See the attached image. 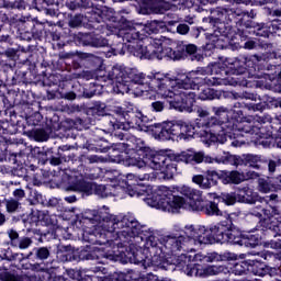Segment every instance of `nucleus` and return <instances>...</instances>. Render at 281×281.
<instances>
[{
  "label": "nucleus",
  "instance_id": "1",
  "mask_svg": "<svg viewBox=\"0 0 281 281\" xmlns=\"http://www.w3.org/2000/svg\"><path fill=\"white\" fill-rule=\"evenodd\" d=\"M128 43L121 44V54H130L140 60H191L201 63L203 54L196 44L170 38H146L138 31L127 34Z\"/></svg>",
  "mask_w": 281,
  "mask_h": 281
},
{
  "label": "nucleus",
  "instance_id": "2",
  "mask_svg": "<svg viewBox=\"0 0 281 281\" xmlns=\"http://www.w3.org/2000/svg\"><path fill=\"white\" fill-rule=\"evenodd\" d=\"M130 144H133L126 154L113 155V161L127 168H146L160 171L164 179H172L177 175L179 161H201V156H190L187 154L173 155L166 151H157L146 145L142 138L131 137Z\"/></svg>",
  "mask_w": 281,
  "mask_h": 281
},
{
  "label": "nucleus",
  "instance_id": "3",
  "mask_svg": "<svg viewBox=\"0 0 281 281\" xmlns=\"http://www.w3.org/2000/svg\"><path fill=\"white\" fill-rule=\"evenodd\" d=\"M186 234L200 245H231L248 249H256L262 245V235L240 229L234 224L232 214H228L224 221L207 226L187 227Z\"/></svg>",
  "mask_w": 281,
  "mask_h": 281
},
{
  "label": "nucleus",
  "instance_id": "4",
  "mask_svg": "<svg viewBox=\"0 0 281 281\" xmlns=\"http://www.w3.org/2000/svg\"><path fill=\"white\" fill-rule=\"evenodd\" d=\"M100 218L103 225L83 235L85 240L90 245H109L122 237L135 238L139 234V222L133 216L106 214Z\"/></svg>",
  "mask_w": 281,
  "mask_h": 281
},
{
  "label": "nucleus",
  "instance_id": "5",
  "mask_svg": "<svg viewBox=\"0 0 281 281\" xmlns=\"http://www.w3.org/2000/svg\"><path fill=\"white\" fill-rule=\"evenodd\" d=\"M127 126L144 131V133H151L155 139L160 142H170V121L162 123L150 124V119L139 110H126L122 106H115L113 110L110 125L113 131H124Z\"/></svg>",
  "mask_w": 281,
  "mask_h": 281
},
{
  "label": "nucleus",
  "instance_id": "6",
  "mask_svg": "<svg viewBox=\"0 0 281 281\" xmlns=\"http://www.w3.org/2000/svg\"><path fill=\"white\" fill-rule=\"evenodd\" d=\"M133 175H130L127 181H125L126 192L130 196H146L144 201L147 205L172 214L179 213V210L186 205V198L176 195L170 188L160 186L153 190L148 186L138 183L137 180L133 182Z\"/></svg>",
  "mask_w": 281,
  "mask_h": 281
},
{
  "label": "nucleus",
  "instance_id": "7",
  "mask_svg": "<svg viewBox=\"0 0 281 281\" xmlns=\"http://www.w3.org/2000/svg\"><path fill=\"white\" fill-rule=\"evenodd\" d=\"M169 135L172 142H179V139H201L206 146H212V144L218 142V137L214 134L212 116L205 110L199 112V117L194 122L182 120L169 121Z\"/></svg>",
  "mask_w": 281,
  "mask_h": 281
},
{
  "label": "nucleus",
  "instance_id": "8",
  "mask_svg": "<svg viewBox=\"0 0 281 281\" xmlns=\"http://www.w3.org/2000/svg\"><path fill=\"white\" fill-rule=\"evenodd\" d=\"M101 78H103L104 82H106V79L115 80L116 85H123V87H131V85L145 86L148 91H153L157 95L164 92V87L168 86V75L156 72L151 76H146L144 72L137 74L132 68L120 69L113 67L112 72H109L108 76L106 72H103Z\"/></svg>",
  "mask_w": 281,
  "mask_h": 281
},
{
  "label": "nucleus",
  "instance_id": "9",
  "mask_svg": "<svg viewBox=\"0 0 281 281\" xmlns=\"http://www.w3.org/2000/svg\"><path fill=\"white\" fill-rule=\"evenodd\" d=\"M186 75L179 74L177 77H170L167 75L168 83L162 86V92H159L158 95L167 99L168 109L179 111L183 113H192L194 111V104L196 102V93L189 91L192 88H186L182 86V82H188ZM183 80V81H182ZM175 89H184L179 93H175Z\"/></svg>",
  "mask_w": 281,
  "mask_h": 281
},
{
  "label": "nucleus",
  "instance_id": "10",
  "mask_svg": "<svg viewBox=\"0 0 281 281\" xmlns=\"http://www.w3.org/2000/svg\"><path fill=\"white\" fill-rule=\"evenodd\" d=\"M218 258V254H212L209 257L181 255L177 258L175 267L178 271L186 273L190 278L192 276L199 278L203 276H218V273H223V266H205V262H215Z\"/></svg>",
  "mask_w": 281,
  "mask_h": 281
},
{
  "label": "nucleus",
  "instance_id": "11",
  "mask_svg": "<svg viewBox=\"0 0 281 281\" xmlns=\"http://www.w3.org/2000/svg\"><path fill=\"white\" fill-rule=\"evenodd\" d=\"M67 183L64 186L66 192H81L87 196L95 194L100 199H108V196H115V190L117 187L112 184H98L95 182H89L85 179L82 173H72L66 176Z\"/></svg>",
  "mask_w": 281,
  "mask_h": 281
},
{
  "label": "nucleus",
  "instance_id": "12",
  "mask_svg": "<svg viewBox=\"0 0 281 281\" xmlns=\"http://www.w3.org/2000/svg\"><path fill=\"white\" fill-rule=\"evenodd\" d=\"M134 238L145 243L151 267H157V269H162L164 271H170V267L175 269L172 262L166 257L164 248L158 244L159 239H157V236L150 235V228L147 229L146 226L138 224V234Z\"/></svg>",
  "mask_w": 281,
  "mask_h": 281
},
{
  "label": "nucleus",
  "instance_id": "13",
  "mask_svg": "<svg viewBox=\"0 0 281 281\" xmlns=\"http://www.w3.org/2000/svg\"><path fill=\"white\" fill-rule=\"evenodd\" d=\"M192 181L199 186L202 190H210L214 186H218V181L223 186H239L245 181V175L238 170H214L207 169L203 175H195L192 177Z\"/></svg>",
  "mask_w": 281,
  "mask_h": 281
},
{
  "label": "nucleus",
  "instance_id": "14",
  "mask_svg": "<svg viewBox=\"0 0 281 281\" xmlns=\"http://www.w3.org/2000/svg\"><path fill=\"white\" fill-rule=\"evenodd\" d=\"M182 196L189 201V206L193 212H201L206 216H221L223 212L218 209V200L203 199L201 191L183 186L179 190Z\"/></svg>",
  "mask_w": 281,
  "mask_h": 281
},
{
  "label": "nucleus",
  "instance_id": "15",
  "mask_svg": "<svg viewBox=\"0 0 281 281\" xmlns=\"http://www.w3.org/2000/svg\"><path fill=\"white\" fill-rule=\"evenodd\" d=\"M14 104L15 109L20 111L21 116L25 117L26 124L35 126V124L41 122V112H38L41 103L34 99V93L18 89V93L14 98Z\"/></svg>",
  "mask_w": 281,
  "mask_h": 281
},
{
  "label": "nucleus",
  "instance_id": "16",
  "mask_svg": "<svg viewBox=\"0 0 281 281\" xmlns=\"http://www.w3.org/2000/svg\"><path fill=\"white\" fill-rule=\"evenodd\" d=\"M212 69L210 68H198L196 70L182 74L184 77L181 80V86L186 89H199L200 87H221L223 85V78L213 77Z\"/></svg>",
  "mask_w": 281,
  "mask_h": 281
},
{
  "label": "nucleus",
  "instance_id": "17",
  "mask_svg": "<svg viewBox=\"0 0 281 281\" xmlns=\"http://www.w3.org/2000/svg\"><path fill=\"white\" fill-rule=\"evenodd\" d=\"M94 19V30H100L102 34H104V30H109L106 25L101 23H116L120 30H133V22L123 15L116 14L115 10L109 7H100L94 9L93 13Z\"/></svg>",
  "mask_w": 281,
  "mask_h": 281
},
{
  "label": "nucleus",
  "instance_id": "18",
  "mask_svg": "<svg viewBox=\"0 0 281 281\" xmlns=\"http://www.w3.org/2000/svg\"><path fill=\"white\" fill-rule=\"evenodd\" d=\"M202 23H209L212 30H226L232 27L233 23H238V15L233 9L217 7L212 9L210 15L202 19Z\"/></svg>",
  "mask_w": 281,
  "mask_h": 281
},
{
  "label": "nucleus",
  "instance_id": "19",
  "mask_svg": "<svg viewBox=\"0 0 281 281\" xmlns=\"http://www.w3.org/2000/svg\"><path fill=\"white\" fill-rule=\"evenodd\" d=\"M188 227H194V229H196V227H204L203 225H187L184 226V235H180L178 237H172V236H165L161 235V233H159V231H153L150 229V236H156V238L158 239V241H156L158 245H160L162 248L165 247V249H168V251H170V254H175L177 251H181V249H183V245H186V240H193L194 245H213V244H199L196 243V240L194 239V237H190L188 235L187 229Z\"/></svg>",
  "mask_w": 281,
  "mask_h": 281
},
{
  "label": "nucleus",
  "instance_id": "20",
  "mask_svg": "<svg viewBox=\"0 0 281 281\" xmlns=\"http://www.w3.org/2000/svg\"><path fill=\"white\" fill-rule=\"evenodd\" d=\"M212 111L215 116H211L213 133L217 137L216 144H225L227 137H236V132H226L223 124L229 122V109L225 106H213Z\"/></svg>",
  "mask_w": 281,
  "mask_h": 281
},
{
  "label": "nucleus",
  "instance_id": "21",
  "mask_svg": "<svg viewBox=\"0 0 281 281\" xmlns=\"http://www.w3.org/2000/svg\"><path fill=\"white\" fill-rule=\"evenodd\" d=\"M258 190L263 194L281 192V160L269 162L268 177L258 179Z\"/></svg>",
  "mask_w": 281,
  "mask_h": 281
},
{
  "label": "nucleus",
  "instance_id": "22",
  "mask_svg": "<svg viewBox=\"0 0 281 281\" xmlns=\"http://www.w3.org/2000/svg\"><path fill=\"white\" fill-rule=\"evenodd\" d=\"M231 133H236L235 137H228V139H236L237 137H245V135H255L251 137V142L255 146H262L260 142H269L266 127H258L254 123L244 121L241 123L233 124Z\"/></svg>",
  "mask_w": 281,
  "mask_h": 281
},
{
  "label": "nucleus",
  "instance_id": "23",
  "mask_svg": "<svg viewBox=\"0 0 281 281\" xmlns=\"http://www.w3.org/2000/svg\"><path fill=\"white\" fill-rule=\"evenodd\" d=\"M205 45L203 49L205 52H212L214 49H227L231 47L229 42V29L213 30V33H205Z\"/></svg>",
  "mask_w": 281,
  "mask_h": 281
},
{
  "label": "nucleus",
  "instance_id": "24",
  "mask_svg": "<svg viewBox=\"0 0 281 281\" xmlns=\"http://www.w3.org/2000/svg\"><path fill=\"white\" fill-rule=\"evenodd\" d=\"M69 36H72V41L75 42V45H77V47H109V41L106 40V37L100 34H95L94 32H79L72 35L70 33Z\"/></svg>",
  "mask_w": 281,
  "mask_h": 281
},
{
  "label": "nucleus",
  "instance_id": "25",
  "mask_svg": "<svg viewBox=\"0 0 281 281\" xmlns=\"http://www.w3.org/2000/svg\"><path fill=\"white\" fill-rule=\"evenodd\" d=\"M35 158L38 164L45 166V164H50V166H60L63 161H69L71 159V155L68 154V159L66 154H61L56 150V147H50L47 149L36 148L34 149Z\"/></svg>",
  "mask_w": 281,
  "mask_h": 281
},
{
  "label": "nucleus",
  "instance_id": "26",
  "mask_svg": "<svg viewBox=\"0 0 281 281\" xmlns=\"http://www.w3.org/2000/svg\"><path fill=\"white\" fill-rule=\"evenodd\" d=\"M76 71L82 69V58L71 53H60L59 58L55 61V70Z\"/></svg>",
  "mask_w": 281,
  "mask_h": 281
},
{
  "label": "nucleus",
  "instance_id": "27",
  "mask_svg": "<svg viewBox=\"0 0 281 281\" xmlns=\"http://www.w3.org/2000/svg\"><path fill=\"white\" fill-rule=\"evenodd\" d=\"M92 281H128V274L124 272H109L104 267H95L94 274L90 277Z\"/></svg>",
  "mask_w": 281,
  "mask_h": 281
},
{
  "label": "nucleus",
  "instance_id": "28",
  "mask_svg": "<svg viewBox=\"0 0 281 281\" xmlns=\"http://www.w3.org/2000/svg\"><path fill=\"white\" fill-rule=\"evenodd\" d=\"M245 32L251 34L252 36H259L260 38H269L271 36V31L269 29L268 22H256L254 20H248L244 22Z\"/></svg>",
  "mask_w": 281,
  "mask_h": 281
},
{
  "label": "nucleus",
  "instance_id": "29",
  "mask_svg": "<svg viewBox=\"0 0 281 281\" xmlns=\"http://www.w3.org/2000/svg\"><path fill=\"white\" fill-rule=\"evenodd\" d=\"M145 249H137L135 246H128L125 251V258H127L128 262L132 265H142L146 266V262H149V252L146 250L148 246H146V241H144Z\"/></svg>",
  "mask_w": 281,
  "mask_h": 281
},
{
  "label": "nucleus",
  "instance_id": "30",
  "mask_svg": "<svg viewBox=\"0 0 281 281\" xmlns=\"http://www.w3.org/2000/svg\"><path fill=\"white\" fill-rule=\"evenodd\" d=\"M243 166H249V168H255V170H265L268 168L271 161H281V158L267 159L263 156H258L254 154L243 155Z\"/></svg>",
  "mask_w": 281,
  "mask_h": 281
},
{
  "label": "nucleus",
  "instance_id": "31",
  "mask_svg": "<svg viewBox=\"0 0 281 281\" xmlns=\"http://www.w3.org/2000/svg\"><path fill=\"white\" fill-rule=\"evenodd\" d=\"M52 256V252L49 251V248L43 246V247H34L26 256L29 260H32V262H35L34 265L30 263V267H33L36 269V271H43V268H41L40 262H45L47 258Z\"/></svg>",
  "mask_w": 281,
  "mask_h": 281
},
{
  "label": "nucleus",
  "instance_id": "32",
  "mask_svg": "<svg viewBox=\"0 0 281 281\" xmlns=\"http://www.w3.org/2000/svg\"><path fill=\"white\" fill-rule=\"evenodd\" d=\"M9 241L7 245H10L11 247H14L15 249H30L32 247V244L34 243L32 240V237L22 236L19 235V232L14 231L13 228L8 231Z\"/></svg>",
  "mask_w": 281,
  "mask_h": 281
},
{
  "label": "nucleus",
  "instance_id": "33",
  "mask_svg": "<svg viewBox=\"0 0 281 281\" xmlns=\"http://www.w3.org/2000/svg\"><path fill=\"white\" fill-rule=\"evenodd\" d=\"M11 85H32L34 82V72L32 68L24 70L23 68L16 69L11 77H5V81Z\"/></svg>",
  "mask_w": 281,
  "mask_h": 281
},
{
  "label": "nucleus",
  "instance_id": "34",
  "mask_svg": "<svg viewBox=\"0 0 281 281\" xmlns=\"http://www.w3.org/2000/svg\"><path fill=\"white\" fill-rule=\"evenodd\" d=\"M2 260L14 262V266L18 269H30V265L26 263L27 260H30V258H27V254L25 255L23 252H13L12 249L8 248L2 255Z\"/></svg>",
  "mask_w": 281,
  "mask_h": 281
},
{
  "label": "nucleus",
  "instance_id": "35",
  "mask_svg": "<svg viewBox=\"0 0 281 281\" xmlns=\"http://www.w3.org/2000/svg\"><path fill=\"white\" fill-rule=\"evenodd\" d=\"M65 251L63 254L66 261L69 262H80V260H94L95 255H93V251H91V246H86L81 250H78L77 254L69 252L67 249H69V246L64 247Z\"/></svg>",
  "mask_w": 281,
  "mask_h": 281
},
{
  "label": "nucleus",
  "instance_id": "36",
  "mask_svg": "<svg viewBox=\"0 0 281 281\" xmlns=\"http://www.w3.org/2000/svg\"><path fill=\"white\" fill-rule=\"evenodd\" d=\"M34 126H38V124L32 125L26 123V125H23V135H26L29 139H33L34 142H47L49 139V132L45 128H36Z\"/></svg>",
  "mask_w": 281,
  "mask_h": 281
},
{
  "label": "nucleus",
  "instance_id": "37",
  "mask_svg": "<svg viewBox=\"0 0 281 281\" xmlns=\"http://www.w3.org/2000/svg\"><path fill=\"white\" fill-rule=\"evenodd\" d=\"M30 69L34 76V80H36L37 76L47 77L49 71L56 70V64L55 61H47L45 58H42V60L34 61Z\"/></svg>",
  "mask_w": 281,
  "mask_h": 281
},
{
  "label": "nucleus",
  "instance_id": "38",
  "mask_svg": "<svg viewBox=\"0 0 281 281\" xmlns=\"http://www.w3.org/2000/svg\"><path fill=\"white\" fill-rule=\"evenodd\" d=\"M236 192L237 203H245L246 205H256L258 203V193L248 186L237 188Z\"/></svg>",
  "mask_w": 281,
  "mask_h": 281
},
{
  "label": "nucleus",
  "instance_id": "39",
  "mask_svg": "<svg viewBox=\"0 0 281 281\" xmlns=\"http://www.w3.org/2000/svg\"><path fill=\"white\" fill-rule=\"evenodd\" d=\"M220 74H225V76H243V74H247V61L235 58L226 68H221Z\"/></svg>",
  "mask_w": 281,
  "mask_h": 281
},
{
  "label": "nucleus",
  "instance_id": "40",
  "mask_svg": "<svg viewBox=\"0 0 281 281\" xmlns=\"http://www.w3.org/2000/svg\"><path fill=\"white\" fill-rule=\"evenodd\" d=\"M215 164L238 168V166H243V156L232 155L229 151H222L215 156Z\"/></svg>",
  "mask_w": 281,
  "mask_h": 281
},
{
  "label": "nucleus",
  "instance_id": "41",
  "mask_svg": "<svg viewBox=\"0 0 281 281\" xmlns=\"http://www.w3.org/2000/svg\"><path fill=\"white\" fill-rule=\"evenodd\" d=\"M210 199L213 201H217V203H224V205H236L238 203V193L235 190V192H222L221 194L213 192L209 193Z\"/></svg>",
  "mask_w": 281,
  "mask_h": 281
},
{
  "label": "nucleus",
  "instance_id": "42",
  "mask_svg": "<svg viewBox=\"0 0 281 281\" xmlns=\"http://www.w3.org/2000/svg\"><path fill=\"white\" fill-rule=\"evenodd\" d=\"M266 76H268L269 80H271V89L273 88V85H281V63H268L266 65Z\"/></svg>",
  "mask_w": 281,
  "mask_h": 281
},
{
  "label": "nucleus",
  "instance_id": "43",
  "mask_svg": "<svg viewBox=\"0 0 281 281\" xmlns=\"http://www.w3.org/2000/svg\"><path fill=\"white\" fill-rule=\"evenodd\" d=\"M281 224V215L277 217V222H273L269 218H263L261 221L262 232H265V236L272 235L273 238H277L280 235V224Z\"/></svg>",
  "mask_w": 281,
  "mask_h": 281
},
{
  "label": "nucleus",
  "instance_id": "44",
  "mask_svg": "<svg viewBox=\"0 0 281 281\" xmlns=\"http://www.w3.org/2000/svg\"><path fill=\"white\" fill-rule=\"evenodd\" d=\"M24 25L26 30H31L33 36H35V41H41V38H43V35L46 34V24L38 21L37 19L24 21Z\"/></svg>",
  "mask_w": 281,
  "mask_h": 281
},
{
  "label": "nucleus",
  "instance_id": "45",
  "mask_svg": "<svg viewBox=\"0 0 281 281\" xmlns=\"http://www.w3.org/2000/svg\"><path fill=\"white\" fill-rule=\"evenodd\" d=\"M246 37L245 31L234 32L232 26L228 27V38L233 50L243 49Z\"/></svg>",
  "mask_w": 281,
  "mask_h": 281
},
{
  "label": "nucleus",
  "instance_id": "46",
  "mask_svg": "<svg viewBox=\"0 0 281 281\" xmlns=\"http://www.w3.org/2000/svg\"><path fill=\"white\" fill-rule=\"evenodd\" d=\"M66 87H68V89H65V88L60 89L59 98L61 100H76V98H80L78 83H71V81H68L66 83Z\"/></svg>",
  "mask_w": 281,
  "mask_h": 281
},
{
  "label": "nucleus",
  "instance_id": "47",
  "mask_svg": "<svg viewBox=\"0 0 281 281\" xmlns=\"http://www.w3.org/2000/svg\"><path fill=\"white\" fill-rule=\"evenodd\" d=\"M47 86L48 87H66L69 82V78L67 75L58 74V72H48L47 75Z\"/></svg>",
  "mask_w": 281,
  "mask_h": 281
},
{
  "label": "nucleus",
  "instance_id": "48",
  "mask_svg": "<svg viewBox=\"0 0 281 281\" xmlns=\"http://www.w3.org/2000/svg\"><path fill=\"white\" fill-rule=\"evenodd\" d=\"M38 3L42 5V10L46 14V16H58V1L38 0Z\"/></svg>",
  "mask_w": 281,
  "mask_h": 281
},
{
  "label": "nucleus",
  "instance_id": "49",
  "mask_svg": "<svg viewBox=\"0 0 281 281\" xmlns=\"http://www.w3.org/2000/svg\"><path fill=\"white\" fill-rule=\"evenodd\" d=\"M267 47H269V43L267 42L259 43L254 37H249V35H246L241 49H246L247 52H254L256 49H267Z\"/></svg>",
  "mask_w": 281,
  "mask_h": 281
},
{
  "label": "nucleus",
  "instance_id": "50",
  "mask_svg": "<svg viewBox=\"0 0 281 281\" xmlns=\"http://www.w3.org/2000/svg\"><path fill=\"white\" fill-rule=\"evenodd\" d=\"M14 27H18L20 41H27L30 43V41L35 40L32 30H27V26H25V21L15 20Z\"/></svg>",
  "mask_w": 281,
  "mask_h": 281
},
{
  "label": "nucleus",
  "instance_id": "51",
  "mask_svg": "<svg viewBox=\"0 0 281 281\" xmlns=\"http://www.w3.org/2000/svg\"><path fill=\"white\" fill-rule=\"evenodd\" d=\"M15 133H19L18 125L0 120V144L5 142V137L3 135H15Z\"/></svg>",
  "mask_w": 281,
  "mask_h": 281
},
{
  "label": "nucleus",
  "instance_id": "52",
  "mask_svg": "<svg viewBox=\"0 0 281 281\" xmlns=\"http://www.w3.org/2000/svg\"><path fill=\"white\" fill-rule=\"evenodd\" d=\"M250 266V259L235 262L232 267V273H234V276H249Z\"/></svg>",
  "mask_w": 281,
  "mask_h": 281
},
{
  "label": "nucleus",
  "instance_id": "53",
  "mask_svg": "<svg viewBox=\"0 0 281 281\" xmlns=\"http://www.w3.org/2000/svg\"><path fill=\"white\" fill-rule=\"evenodd\" d=\"M271 135H274L272 140H261L262 148H281V127H274V131L271 132Z\"/></svg>",
  "mask_w": 281,
  "mask_h": 281
},
{
  "label": "nucleus",
  "instance_id": "54",
  "mask_svg": "<svg viewBox=\"0 0 281 281\" xmlns=\"http://www.w3.org/2000/svg\"><path fill=\"white\" fill-rule=\"evenodd\" d=\"M246 98L248 100H254L249 103H246L248 111H259V113L267 111V101H262L261 99H259V102H256V94L254 93L248 94Z\"/></svg>",
  "mask_w": 281,
  "mask_h": 281
},
{
  "label": "nucleus",
  "instance_id": "55",
  "mask_svg": "<svg viewBox=\"0 0 281 281\" xmlns=\"http://www.w3.org/2000/svg\"><path fill=\"white\" fill-rule=\"evenodd\" d=\"M267 267L268 265L260 260L250 259V273H252V276L265 278V276H267Z\"/></svg>",
  "mask_w": 281,
  "mask_h": 281
},
{
  "label": "nucleus",
  "instance_id": "56",
  "mask_svg": "<svg viewBox=\"0 0 281 281\" xmlns=\"http://www.w3.org/2000/svg\"><path fill=\"white\" fill-rule=\"evenodd\" d=\"M77 87L79 89L80 98L90 99L98 93V90H95V82H90L85 86L77 82Z\"/></svg>",
  "mask_w": 281,
  "mask_h": 281
},
{
  "label": "nucleus",
  "instance_id": "57",
  "mask_svg": "<svg viewBox=\"0 0 281 281\" xmlns=\"http://www.w3.org/2000/svg\"><path fill=\"white\" fill-rule=\"evenodd\" d=\"M161 27H164V22L161 21H147L144 26V32L150 36V34H159V32H161Z\"/></svg>",
  "mask_w": 281,
  "mask_h": 281
},
{
  "label": "nucleus",
  "instance_id": "58",
  "mask_svg": "<svg viewBox=\"0 0 281 281\" xmlns=\"http://www.w3.org/2000/svg\"><path fill=\"white\" fill-rule=\"evenodd\" d=\"M0 8H7L8 10H26L27 2L25 0H19L10 2L8 0H0Z\"/></svg>",
  "mask_w": 281,
  "mask_h": 281
},
{
  "label": "nucleus",
  "instance_id": "59",
  "mask_svg": "<svg viewBox=\"0 0 281 281\" xmlns=\"http://www.w3.org/2000/svg\"><path fill=\"white\" fill-rule=\"evenodd\" d=\"M35 223H41V225L48 227V225H53L52 215H49V211H36L35 213Z\"/></svg>",
  "mask_w": 281,
  "mask_h": 281
},
{
  "label": "nucleus",
  "instance_id": "60",
  "mask_svg": "<svg viewBox=\"0 0 281 281\" xmlns=\"http://www.w3.org/2000/svg\"><path fill=\"white\" fill-rule=\"evenodd\" d=\"M133 148V143H110V150L112 153H117V155H126V150H130Z\"/></svg>",
  "mask_w": 281,
  "mask_h": 281
},
{
  "label": "nucleus",
  "instance_id": "61",
  "mask_svg": "<svg viewBox=\"0 0 281 281\" xmlns=\"http://www.w3.org/2000/svg\"><path fill=\"white\" fill-rule=\"evenodd\" d=\"M278 126L281 128V114L276 115V117L271 121L270 126L266 127V136H268L269 142L276 139V136L271 133H273Z\"/></svg>",
  "mask_w": 281,
  "mask_h": 281
},
{
  "label": "nucleus",
  "instance_id": "62",
  "mask_svg": "<svg viewBox=\"0 0 281 281\" xmlns=\"http://www.w3.org/2000/svg\"><path fill=\"white\" fill-rule=\"evenodd\" d=\"M111 150V143L106 138L94 139V153H109Z\"/></svg>",
  "mask_w": 281,
  "mask_h": 281
},
{
  "label": "nucleus",
  "instance_id": "63",
  "mask_svg": "<svg viewBox=\"0 0 281 281\" xmlns=\"http://www.w3.org/2000/svg\"><path fill=\"white\" fill-rule=\"evenodd\" d=\"M82 21H85V15L81 13L68 14V26L72 30L82 27Z\"/></svg>",
  "mask_w": 281,
  "mask_h": 281
},
{
  "label": "nucleus",
  "instance_id": "64",
  "mask_svg": "<svg viewBox=\"0 0 281 281\" xmlns=\"http://www.w3.org/2000/svg\"><path fill=\"white\" fill-rule=\"evenodd\" d=\"M261 258L266 260L267 262H280L281 260V252H274L270 250H263L261 251Z\"/></svg>",
  "mask_w": 281,
  "mask_h": 281
}]
</instances>
